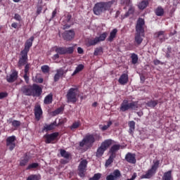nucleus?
<instances>
[{
	"label": "nucleus",
	"mask_w": 180,
	"mask_h": 180,
	"mask_svg": "<svg viewBox=\"0 0 180 180\" xmlns=\"http://www.w3.org/2000/svg\"><path fill=\"white\" fill-rule=\"evenodd\" d=\"M146 26V21L144 20V18H139L135 26V43L140 46L141 43H143V40L146 36L144 27Z\"/></svg>",
	"instance_id": "obj_1"
},
{
	"label": "nucleus",
	"mask_w": 180,
	"mask_h": 180,
	"mask_svg": "<svg viewBox=\"0 0 180 180\" xmlns=\"http://www.w3.org/2000/svg\"><path fill=\"white\" fill-rule=\"evenodd\" d=\"M113 4H115V1L98 2L94 5L93 12L94 15L99 16V15H102L106 11H110V8H112Z\"/></svg>",
	"instance_id": "obj_2"
},
{
	"label": "nucleus",
	"mask_w": 180,
	"mask_h": 180,
	"mask_svg": "<svg viewBox=\"0 0 180 180\" xmlns=\"http://www.w3.org/2000/svg\"><path fill=\"white\" fill-rule=\"evenodd\" d=\"M139 109V101L129 102V100H123L120 107V112H127V110H137Z\"/></svg>",
	"instance_id": "obj_3"
},
{
	"label": "nucleus",
	"mask_w": 180,
	"mask_h": 180,
	"mask_svg": "<svg viewBox=\"0 0 180 180\" xmlns=\"http://www.w3.org/2000/svg\"><path fill=\"white\" fill-rule=\"evenodd\" d=\"M159 167L160 160H153V165L151 168L148 169L145 174L141 176V179H151L157 174V169H158Z\"/></svg>",
	"instance_id": "obj_4"
},
{
	"label": "nucleus",
	"mask_w": 180,
	"mask_h": 180,
	"mask_svg": "<svg viewBox=\"0 0 180 180\" xmlns=\"http://www.w3.org/2000/svg\"><path fill=\"white\" fill-rule=\"evenodd\" d=\"M112 139H107L101 143V146L98 148L96 153V157L98 158H101L102 155L105 153V151L112 146L113 142H112Z\"/></svg>",
	"instance_id": "obj_5"
},
{
	"label": "nucleus",
	"mask_w": 180,
	"mask_h": 180,
	"mask_svg": "<svg viewBox=\"0 0 180 180\" xmlns=\"http://www.w3.org/2000/svg\"><path fill=\"white\" fill-rule=\"evenodd\" d=\"M78 92V89L70 88L66 94L67 103H75L77 101V94Z\"/></svg>",
	"instance_id": "obj_6"
},
{
	"label": "nucleus",
	"mask_w": 180,
	"mask_h": 180,
	"mask_svg": "<svg viewBox=\"0 0 180 180\" xmlns=\"http://www.w3.org/2000/svg\"><path fill=\"white\" fill-rule=\"evenodd\" d=\"M53 50H55L56 53H57L60 56H64L65 54H72V53H74V46H70L67 48L55 46L53 47Z\"/></svg>",
	"instance_id": "obj_7"
},
{
	"label": "nucleus",
	"mask_w": 180,
	"mask_h": 180,
	"mask_svg": "<svg viewBox=\"0 0 180 180\" xmlns=\"http://www.w3.org/2000/svg\"><path fill=\"white\" fill-rule=\"evenodd\" d=\"M95 143V136L94 134H87L85 137L79 142V147H84V146H92Z\"/></svg>",
	"instance_id": "obj_8"
},
{
	"label": "nucleus",
	"mask_w": 180,
	"mask_h": 180,
	"mask_svg": "<svg viewBox=\"0 0 180 180\" xmlns=\"http://www.w3.org/2000/svg\"><path fill=\"white\" fill-rule=\"evenodd\" d=\"M60 134L58 132H53L52 134H46L44 136V139H45L46 144H50L56 143L57 141V139Z\"/></svg>",
	"instance_id": "obj_9"
},
{
	"label": "nucleus",
	"mask_w": 180,
	"mask_h": 180,
	"mask_svg": "<svg viewBox=\"0 0 180 180\" xmlns=\"http://www.w3.org/2000/svg\"><path fill=\"white\" fill-rule=\"evenodd\" d=\"M56 73L53 77L54 82H58L60 81V78H65V75L67 72H68V70H64V68H60L56 70Z\"/></svg>",
	"instance_id": "obj_10"
},
{
	"label": "nucleus",
	"mask_w": 180,
	"mask_h": 180,
	"mask_svg": "<svg viewBox=\"0 0 180 180\" xmlns=\"http://www.w3.org/2000/svg\"><path fill=\"white\" fill-rule=\"evenodd\" d=\"M28 60L29 59L27 58V52H24L23 51H21L20 56L18 63V68H20V70H22V67H23V65H26Z\"/></svg>",
	"instance_id": "obj_11"
},
{
	"label": "nucleus",
	"mask_w": 180,
	"mask_h": 180,
	"mask_svg": "<svg viewBox=\"0 0 180 180\" xmlns=\"http://www.w3.org/2000/svg\"><path fill=\"white\" fill-rule=\"evenodd\" d=\"M31 96H36L39 98V96L43 94V89L39 84H33L31 86Z\"/></svg>",
	"instance_id": "obj_12"
},
{
	"label": "nucleus",
	"mask_w": 180,
	"mask_h": 180,
	"mask_svg": "<svg viewBox=\"0 0 180 180\" xmlns=\"http://www.w3.org/2000/svg\"><path fill=\"white\" fill-rule=\"evenodd\" d=\"M88 165V161L86 160H83L80 162L78 170H79V175L81 178H84L85 176V172L86 171V167Z\"/></svg>",
	"instance_id": "obj_13"
},
{
	"label": "nucleus",
	"mask_w": 180,
	"mask_h": 180,
	"mask_svg": "<svg viewBox=\"0 0 180 180\" xmlns=\"http://www.w3.org/2000/svg\"><path fill=\"white\" fill-rule=\"evenodd\" d=\"M122 173L120 172V170L117 169L106 176V180H117L120 179Z\"/></svg>",
	"instance_id": "obj_14"
},
{
	"label": "nucleus",
	"mask_w": 180,
	"mask_h": 180,
	"mask_svg": "<svg viewBox=\"0 0 180 180\" xmlns=\"http://www.w3.org/2000/svg\"><path fill=\"white\" fill-rule=\"evenodd\" d=\"M75 36V32H74V30H70L68 31H65L63 34V37L64 40H66L67 41H70V40H72Z\"/></svg>",
	"instance_id": "obj_15"
},
{
	"label": "nucleus",
	"mask_w": 180,
	"mask_h": 180,
	"mask_svg": "<svg viewBox=\"0 0 180 180\" xmlns=\"http://www.w3.org/2000/svg\"><path fill=\"white\" fill-rule=\"evenodd\" d=\"M20 91L23 95H25V96H32V86L30 85L22 86Z\"/></svg>",
	"instance_id": "obj_16"
},
{
	"label": "nucleus",
	"mask_w": 180,
	"mask_h": 180,
	"mask_svg": "<svg viewBox=\"0 0 180 180\" xmlns=\"http://www.w3.org/2000/svg\"><path fill=\"white\" fill-rule=\"evenodd\" d=\"M33 41H34V37H31L25 41V48L22 51H24L25 53H29L30 47L33 46Z\"/></svg>",
	"instance_id": "obj_17"
},
{
	"label": "nucleus",
	"mask_w": 180,
	"mask_h": 180,
	"mask_svg": "<svg viewBox=\"0 0 180 180\" xmlns=\"http://www.w3.org/2000/svg\"><path fill=\"white\" fill-rule=\"evenodd\" d=\"M34 110L35 119L37 121L40 120L41 115H43V110H41V107L40 106V105H35Z\"/></svg>",
	"instance_id": "obj_18"
},
{
	"label": "nucleus",
	"mask_w": 180,
	"mask_h": 180,
	"mask_svg": "<svg viewBox=\"0 0 180 180\" xmlns=\"http://www.w3.org/2000/svg\"><path fill=\"white\" fill-rule=\"evenodd\" d=\"M30 70V63H27L25 66L24 69V76L23 78L26 82V84H29V75L30 73L29 72V70Z\"/></svg>",
	"instance_id": "obj_19"
},
{
	"label": "nucleus",
	"mask_w": 180,
	"mask_h": 180,
	"mask_svg": "<svg viewBox=\"0 0 180 180\" xmlns=\"http://www.w3.org/2000/svg\"><path fill=\"white\" fill-rule=\"evenodd\" d=\"M18 79V71L14 70L11 75L6 76L7 82H15Z\"/></svg>",
	"instance_id": "obj_20"
},
{
	"label": "nucleus",
	"mask_w": 180,
	"mask_h": 180,
	"mask_svg": "<svg viewBox=\"0 0 180 180\" xmlns=\"http://www.w3.org/2000/svg\"><path fill=\"white\" fill-rule=\"evenodd\" d=\"M125 160L127 162H129V164H136V154L128 153L125 155Z\"/></svg>",
	"instance_id": "obj_21"
},
{
	"label": "nucleus",
	"mask_w": 180,
	"mask_h": 180,
	"mask_svg": "<svg viewBox=\"0 0 180 180\" xmlns=\"http://www.w3.org/2000/svg\"><path fill=\"white\" fill-rule=\"evenodd\" d=\"M58 126V124H57V122L55 121L50 124H46L43 128V131H50L51 130H53V129H56Z\"/></svg>",
	"instance_id": "obj_22"
},
{
	"label": "nucleus",
	"mask_w": 180,
	"mask_h": 180,
	"mask_svg": "<svg viewBox=\"0 0 180 180\" xmlns=\"http://www.w3.org/2000/svg\"><path fill=\"white\" fill-rule=\"evenodd\" d=\"M128 81L129 76L126 73L122 74L118 79V82L120 84V85H126Z\"/></svg>",
	"instance_id": "obj_23"
},
{
	"label": "nucleus",
	"mask_w": 180,
	"mask_h": 180,
	"mask_svg": "<svg viewBox=\"0 0 180 180\" xmlns=\"http://www.w3.org/2000/svg\"><path fill=\"white\" fill-rule=\"evenodd\" d=\"M120 147H122V146H120V144H115L113 145L110 149L109 153H110V155H113V157H116V152L119 151V150H120Z\"/></svg>",
	"instance_id": "obj_24"
},
{
	"label": "nucleus",
	"mask_w": 180,
	"mask_h": 180,
	"mask_svg": "<svg viewBox=\"0 0 180 180\" xmlns=\"http://www.w3.org/2000/svg\"><path fill=\"white\" fill-rule=\"evenodd\" d=\"M128 126L129 127V133L131 134V136H133L134 134V130L136 129V122L134 121H130L128 123Z\"/></svg>",
	"instance_id": "obj_25"
},
{
	"label": "nucleus",
	"mask_w": 180,
	"mask_h": 180,
	"mask_svg": "<svg viewBox=\"0 0 180 180\" xmlns=\"http://www.w3.org/2000/svg\"><path fill=\"white\" fill-rule=\"evenodd\" d=\"M116 34H117V29L115 28L110 32L108 41H113V39L116 37Z\"/></svg>",
	"instance_id": "obj_26"
},
{
	"label": "nucleus",
	"mask_w": 180,
	"mask_h": 180,
	"mask_svg": "<svg viewBox=\"0 0 180 180\" xmlns=\"http://www.w3.org/2000/svg\"><path fill=\"white\" fill-rule=\"evenodd\" d=\"M172 179V171L169 170L167 172H165L163 176L162 177V180H171Z\"/></svg>",
	"instance_id": "obj_27"
},
{
	"label": "nucleus",
	"mask_w": 180,
	"mask_h": 180,
	"mask_svg": "<svg viewBox=\"0 0 180 180\" xmlns=\"http://www.w3.org/2000/svg\"><path fill=\"white\" fill-rule=\"evenodd\" d=\"M155 13L156 16H164V8H162V6H159L158 8L155 10Z\"/></svg>",
	"instance_id": "obj_28"
},
{
	"label": "nucleus",
	"mask_w": 180,
	"mask_h": 180,
	"mask_svg": "<svg viewBox=\"0 0 180 180\" xmlns=\"http://www.w3.org/2000/svg\"><path fill=\"white\" fill-rule=\"evenodd\" d=\"M53 103V94H50L45 97L44 100V103H45V105H50V103Z\"/></svg>",
	"instance_id": "obj_29"
},
{
	"label": "nucleus",
	"mask_w": 180,
	"mask_h": 180,
	"mask_svg": "<svg viewBox=\"0 0 180 180\" xmlns=\"http://www.w3.org/2000/svg\"><path fill=\"white\" fill-rule=\"evenodd\" d=\"M28 162H29V157L27 155H25L21 158V160L20 162V166L25 167V165H26Z\"/></svg>",
	"instance_id": "obj_30"
},
{
	"label": "nucleus",
	"mask_w": 180,
	"mask_h": 180,
	"mask_svg": "<svg viewBox=\"0 0 180 180\" xmlns=\"http://www.w3.org/2000/svg\"><path fill=\"white\" fill-rule=\"evenodd\" d=\"M139 9L141 11L146 9V6H148V1L143 0L141 1L138 5Z\"/></svg>",
	"instance_id": "obj_31"
},
{
	"label": "nucleus",
	"mask_w": 180,
	"mask_h": 180,
	"mask_svg": "<svg viewBox=\"0 0 180 180\" xmlns=\"http://www.w3.org/2000/svg\"><path fill=\"white\" fill-rule=\"evenodd\" d=\"M83 70H84V65L79 64V65H77V67L75 68V71L72 74V77H74V75H77L78 72H81V71H82Z\"/></svg>",
	"instance_id": "obj_32"
},
{
	"label": "nucleus",
	"mask_w": 180,
	"mask_h": 180,
	"mask_svg": "<svg viewBox=\"0 0 180 180\" xmlns=\"http://www.w3.org/2000/svg\"><path fill=\"white\" fill-rule=\"evenodd\" d=\"M98 43H99V40L96 37L94 39H89L87 42V45L89 47H91V46H96Z\"/></svg>",
	"instance_id": "obj_33"
},
{
	"label": "nucleus",
	"mask_w": 180,
	"mask_h": 180,
	"mask_svg": "<svg viewBox=\"0 0 180 180\" xmlns=\"http://www.w3.org/2000/svg\"><path fill=\"white\" fill-rule=\"evenodd\" d=\"M106 37H108V32H103V34H100L99 37H96V38L98 40V43L99 41H105Z\"/></svg>",
	"instance_id": "obj_34"
},
{
	"label": "nucleus",
	"mask_w": 180,
	"mask_h": 180,
	"mask_svg": "<svg viewBox=\"0 0 180 180\" xmlns=\"http://www.w3.org/2000/svg\"><path fill=\"white\" fill-rule=\"evenodd\" d=\"M148 108H155L158 105V101H150L146 103Z\"/></svg>",
	"instance_id": "obj_35"
},
{
	"label": "nucleus",
	"mask_w": 180,
	"mask_h": 180,
	"mask_svg": "<svg viewBox=\"0 0 180 180\" xmlns=\"http://www.w3.org/2000/svg\"><path fill=\"white\" fill-rule=\"evenodd\" d=\"M60 155L61 157H63V158H65L66 160H69L70 158V153L67 152L64 149H60Z\"/></svg>",
	"instance_id": "obj_36"
},
{
	"label": "nucleus",
	"mask_w": 180,
	"mask_h": 180,
	"mask_svg": "<svg viewBox=\"0 0 180 180\" xmlns=\"http://www.w3.org/2000/svg\"><path fill=\"white\" fill-rule=\"evenodd\" d=\"M103 54V49L102 47L96 48L94 51V56H102Z\"/></svg>",
	"instance_id": "obj_37"
},
{
	"label": "nucleus",
	"mask_w": 180,
	"mask_h": 180,
	"mask_svg": "<svg viewBox=\"0 0 180 180\" xmlns=\"http://www.w3.org/2000/svg\"><path fill=\"white\" fill-rule=\"evenodd\" d=\"M16 137L15 136H9L6 139V144H15Z\"/></svg>",
	"instance_id": "obj_38"
},
{
	"label": "nucleus",
	"mask_w": 180,
	"mask_h": 180,
	"mask_svg": "<svg viewBox=\"0 0 180 180\" xmlns=\"http://www.w3.org/2000/svg\"><path fill=\"white\" fill-rule=\"evenodd\" d=\"M131 58L132 64H137L139 61V56L137 54L131 53Z\"/></svg>",
	"instance_id": "obj_39"
},
{
	"label": "nucleus",
	"mask_w": 180,
	"mask_h": 180,
	"mask_svg": "<svg viewBox=\"0 0 180 180\" xmlns=\"http://www.w3.org/2000/svg\"><path fill=\"white\" fill-rule=\"evenodd\" d=\"M81 126V121H77L73 122V124L70 127L71 130H75V129H78Z\"/></svg>",
	"instance_id": "obj_40"
},
{
	"label": "nucleus",
	"mask_w": 180,
	"mask_h": 180,
	"mask_svg": "<svg viewBox=\"0 0 180 180\" xmlns=\"http://www.w3.org/2000/svg\"><path fill=\"white\" fill-rule=\"evenodd\" d=\"M41 70L44 74H47L50 72V67L47 65H42Z\"/></svg>",
	"instance_id": "obj_41"
},
{
	"label": "nucleus",
	"mask_w": 180,
	"mask_h": 180,
	"mask_svg": "<svg viewBox=\"0 0 180 180\" xmlns=\"http://www.w3.org/2000/svg\"><path fill=\"white\" fill-rule=\"evenodd\" d=\"M115 158V156H113V155H110L109 158L105 162V167H109L112 162H113V159Z\"/></svg>",
	"instance_id": "obj_42"
},
{
	"label": "nucleus",
	"mask_w": 180,
	"mask_h": 180,
	"mask_svg": "<svg viewBox=\"0 0 180 180\" xmlns=\"http://www.w3.org/2000/svg\"><path fill=\"white\" fill-rule=\"evenodd\" d=\"M156 37H158L160 41H164V31H159L157 32Z\"/></svg>",
	"instance_id": "obj_43"
},
{
	"label": "nucleus",
	"mask_w": 180,
	"mask_h": 180,
	"mask_svg": "<svg viewBox=\"0 0 180 180\" xmlns=\"http://www.w3.org/2000/svg\"><path fill=\"white\" fill-rule=\"evenodd\" d=\"M101 177H102V174L96 173L89 180H100Z\"/></svg>",
	"instance_id": "obj_44"
},
{
	"label": "nucleus",
	"mask_w": 180,
	"mask_h": 180,
	"mask_svg": "<svg viewBox=\"0 0 180 180\" xmlns=\"http://www.w3.org/2000/svg\"><path fill=\"white\" fill-rule=\"evenodd\" d=\"M121 5H125V6H131V1L130 0H120Z\"/></svg>",
	"instance_id": "obj_45"
},
{
	"label": "nucleus",
	"mask_w": 180,
	"mask_h": 180,
	"mask_svg": "<svg viewBox=\"0 0 180 180\" xmlns=\"http://www.w3.org/2000/svg\"><path fill=\"white\" fill-rule=\"evenodd\" d=\"M112 126V121H109L108 124L103 126L101 129L103 131L108 130Z\"/></svg>",
	"instance_id": "obj_46"
},
{
	"label": "nucleus",
	"mask_w": 180,
	"mask_h": 180,
	"mask_svg": "<svg viewBox=\"0 0 180 180\" xmlns=\"http://www.w3.org/2000/svg\"><path fill=\"white\" fill-rule=\"evenodd\" d=\"M172 53V48H171L170 46L167 47V50L166 52V58H171V53Z\"/></svg>",
	"instance_id": "obj_47"
},
{
	"label": "nucleus",
	"mask_w": 180,
	"mask_h": 180,
	"mask_svg": "<svg viewBox=\"0 0 180 180\" xmlns=\"http://www.w3.org/2000/svg\"><path fill=\"white\" fill-rule=\"evenodd\" d=\"M27 180H39V176L37 174H31L27 177Z\"/></svg>",
	"instance_id": "obj_48"
},
{
	"label": "nucleus",
	"mask_w": 180,
	"mask_h": 180,
	"mask_svg": "<svg viewBox=\"0 0 180 180\" xmlns=\"http://www.w3.org/2000/svg\"><path fill=\"white\" fill-rule=\"evenodd\" d=\"M11 123H12V126L13 127H19V126H20V121L14 120L13 121L11 122Z\"/></svg>",
	"instance_id": "obj_49"
},
{
	"label": "nucleus",
	"mask_w": 180,
	"mask_h": 180,
	"mask_svg": "<svg viewBox=\"0 0 180 180\" xmlns=\"http://www.w3.org/2000/svg\"><path fill=\"white\" fill-rule=\"evenodd\" d=\"M63 111H64V108L63 107L58 108V109L54 110L53 115H60V113H62V112Z\"/></svg>",
	"instance_id": "obj_50"
},
{
	"label": "nucleus",
	"mask_w": 180,
	"mask_h": 180,
	"mask_svg": "<svg viewBox=\"0 0 180 180\" xmlns=\"http://www.w3.org/2000/svg\"><path fill=\"white\" fill-rule=\"evenodd\" d=\"M72 18V16L70 13H68L65 16V21L66 22V23H70Z\"/></svg>",
	"instance_id": "obj_51"
},
{
	"label": "nucleus",
	"mask_w": 180,
	"mask_h": 180,
	"mask_svg": "<svg viewBox=\"0 0 180 180\" xmlns=\"http://www.w3.org/2000/svg\"><path fill=\"white\" fill-rule=\"evenodd\" d=\"M39 167V163H32L28 165L27 169H32L33 168H37Z\"/></svg>",
	"instance_id": "obj_52"
},
{
	"label": "nucleus",
	"mask_w": 180,
	"mask_h": 180,
	"mask_svg": "<svg viewBox=\"0 0 180 180\" xmlns=\"http://www.w3.org/2000/svg\"><path fill=\"white\" fill-rule=\"evenodd\" d=\"M6 146L8 147V150H10V151H13V149L16 147L15 143H6Z\"/></svg>",
	"instance_id": "obj_53"
},
{
	"label": "nucleus",
	"mask_w": 180,
	"mask_h": 180,
	"mask_svg": "<svg viewBox=\"0 0 180 180\" xmlns=\"http://www.w3.org/2000/svg\"><path fill=\"white\" fill-rule=\"evenodd\" d=\"M14 19L15 20H18V22H20L22 20V18L20 17V15L15 13L14 15Z\"/></svg>",
	"instance_id": "obj_54"
},
{
	"label": "nucleus",
	"mask_w": 180,
	"mask_h": 180,
	"mask_svg": "<svg viewBox=\"0 0 180 180\" xmlns=\"http://www.w3.org/2000/svg\"><path fill=\"white\" fill-rule=\"evenodd\" d=\"M7 96H8V93L6 92L0 93V99H4V98H6Z\"/></svg>",
	"instance_id": "obj_55"
},
{
	"label": "nucleus",
	"mask_w": 180,
	"mask_h": 180,
	"mask_svg": "<svg viewBox=\"0 0 180 180\" xmlns=\"http://www.w3.org/2000/svg\"><path fill=\"white\" fill-rule=\"evenodd\" d=\"M41 11H43V7H41V6H37V15H40L41 13Z\"/></svg>",
	"instance_id": "obj_56"
},
{
	"label": "nucleus",
	"mask_w": 180,
	"mask_h": 180,
	"mask_svg": "<svg viewBox=\"0 0 180 180\" xmlns=\"http://www.w3.org/2000/svg\"><path fill=\"white\" fill-rule=\"evenodd\" d=\"M153 63H154V65H160V64H162V63H161V61H160V60H158V59H155V60L153 61Z\"/></svg>",
	"instance_id": "obj_57"
},
{
	"label": "nucleus",
	"mask_w": 180,
	"mask_h": 180,
	"mask_svg": "<svg viewBox=\"0 0 180 180\" xmlns=\"http://www.w3.org/2000/svg\"><path fill=\"white\" fill-rule=\"evenodd\" d=\"M77 53L78 54H84V49L81 47L77 48Z\"/></svg>",
	"instance_id": "obj_58"
},
{
	"label": "nucleus",
	"mask_w": 180,
	"mask_h": 180,
	"mask_svg": "<svg viewBox=\"0 0 180 180\" xmlns=\"http://www.w3.org/2000/svg\"><path fill=\"white\" fill-rule=\"evenodd\" d=\"M57 15V9L56 8L53 12H52V17L51 19H54L56 18V15Z\"/></svg>",
	"instance_id": "obj_59"
},
{
	"label": "nucleus",
	"mask_w": 180,
	"mask_h": 180,
	"mask_svg": "<svg viewBox=\"0 0 180 180\" xmlns=\"http://www.w3.org/2000/svg\"><path fill=\"white\" fill-rule=\"evenodd\" d=\"M131 12H133V10L131 9V8H130L129 9V11L127 13H126L124 15L125 18H127L129 16V15H130V13H131Z\"/></svg>",
	"instance_id": "obj_60"
},
{
	"label": "nucleus",
	"mask_w": 180,
	"mask_h": 180,
	"mask_svg": "<svg viewBox=\"0 0 180 180\" xmlns=\"http://www.w3.org/2000/svg\"><path fill=\"white\" fill-rule=\"evenodd\" d=\"M61 164H68L69 161L68 159H62L60 160Z\"/></svg>",
	"instance_id": "obj_61"
},
{
	"label": "nucleus",
	"mask_w": 180,
	"mask_h": 180,
	"mask_svg": "<svg viewBox=\"0 0 180 180\" xmlns=\"http://www.w3.org/2000/svg\"><path fill=\"white\" fill-rule=\"evenodd\" d=\"M57 58H60L59 53H56V54L53 55V60H57Z\"/></svg>",
	"instance_id": "obj_62"
},
{
	"label": "nucleus",
	"mask_w": 180,
	"mask_h": 180,
	"mask_svg": "<svg viewBox=\"0 0 180 180\" xmlns=\"http://www.w3.org/2000/svg\"><path fill=\"white\" fill-rule=\"evenodd\" d=\"M136 178H137V174L136 173H134L130 179L131 180H135Z\"/></svg>",
	"instance_id": "obj_63"
},
{
	"label": "nucleus",
	"mask_w": 180,
	"mask_h": 180,
	"mask_svg": "<svg viewBox=\"0 0 180 180\" xmlns=\"http://www.w3.org/2000/svg\"><path fill=\"white\" fill-rule=\"evenodd\" d=\"M70 27H71V25L68 24H65V25H63V30H65V29H70Z\"/></svg>",
	"instance_id": "obj_64"
}]
</instances>
